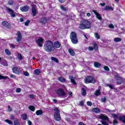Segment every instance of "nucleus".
Returning a JSON list of instances; mask_svg holds the SVG:
<instances>
[{
  "mask_svg": "<svg viewBox=\"0 0 125 125\" xmlns=\"http://www.w3.org/2000/svg\"><path fill=\"white\" fill-rule=\"evenodd\" d=\"M95 95L96 96H100V95H101V91H100V89H98L95 91Z\"/></svg>",
  "mask_w": 125,
  "mask_h": 125,
  "instance_id": "393cba45",
  "label": "nucleus"
},
{
  "mask_svg": "<svg viewBox=\"0 0 125 125\" xmlns=\"http://www.w3.org/2000/svg\"><path fill=\"white\" fill-rule=\"evenodd\" d=\"M94 50H95V51L98 50V45L95 42L94 43Z\"/></svg>",
  "mask_w": 125,
  "mask_h": 125,
  "instance_id": "79ce46f5",
  "label": "nucleus"
},
{
  "mask_svg": "<svg viewBox=\"0 0 125 125\" xmlns=\"http://www.w3.org/2000/svg\"><path fill=\"white\" fill-rule=\"evenodd\" d=\"M16 92H17L18 93H19V92H21V88H17L16 89Z\"/></svg>",
  "mask_w": 125,
  "mask_h": 125,
  "instance_id": "09e8293b",
  "label": "nucleus"
},
{
  "mask_svg": "<svg viewBox=\"0 0 125 125\" xmlns=\"http://www.w3.org/2000/svg\"><path fill=\"white\" fill-rule=\"evenodd\" d=\"M29 97H30L31 99L34 98V94H30L29 95Z\"/></svg>",
  "mask_w": 125,
  "mask_h": 125,
  "instance_id": "e2e57ef3",
  "label": "nucleus"
},
{
  "mask_svg": "<svg viewBox=\"0 0 125 125\" xmlns=\"http://www.w3.org/2000/svg\"><path fill=\"white\" fill-rule=\"evenodd\" d=\"M31 12L32 13V16H33V17L37 15V9H36V7L34 5H33L32 7Z\"/></svg>",
  "mask_w": 125,
  "mask_h": 125,
  "instance_id": "a211bd4d",
  "label": "nucleus"
},
{
  "mask_svg": "<svg viewBox=\"0 0 125 125\" xmlns=\"http://www.w3.org/2000/svg\"><path fill=\"white\" fill-rule=\"evenodd\" d=\"M55 93L58 95L59 96H66V92L62 88H60L55 91Z\"/></svg>",
  "mask_w": 125,
  "mask_h": 125,
  "instance_id": "423d86ee",
  "label": "nucleus"
},
{
  "mask_svg": "<svg viewBox=\"0 0 125 125\" xmlns=\"http://www.w3.org/2000/svg\"><path fill=\"white\" fill-rule=\"evenodd\" d=\"M30 21L29 20H27L24 23L25 26H29V23H30Z\"/></svg>",
  "mask_w": 125,
  "mask_h": 125,
  "instance_id": "603ef678",
  "label": "nucleus"
},
{
  "mask_svg": "<svg viewBox=\"0 0 125 125\" xmlns=\"http://www.w3.org/2000/svg\"><path fill=\"white\" fill-rule=\"evenodd\" d=\"M10 46L12 48H15V45L13 43L10 44Z\"/></svg>",
  "mask_w": 125,
  "mask_h": 125,
  "instance_id": "680f3d73",
  "label": "nucleus"
},
{
  "mask_svg": "<svg viewBox=\"0 0 125 125\" xmlns=\"http://www.w3.org/2000/svg\"><path fill=\"white\" fill-rule=\"evenodd\" d=\"M27 124H28V125H33V123H32V122L31 121H30V120H28L27 121Z\"/></svg>",
  "mask_w": 125,
  "mask_h": 125,
  "instance_id": "052dcab7",
  "label": "nucleus"
},
{
  "mask_svg": "<svg viewBox=\"0 0 125 125\" xmlns=\"http://www.w3.org/2000/svg\"><path fill=\"white\" fill-rule=\"evenodd\" d=\"M91 27V23L89 21L83 20L81 22L79 28L81 30H85V29H89Z\"/></svg>",
  "mask_w": 125,
  "mask_h": 125,
  "instance_id": "f03ea898",
  "label": "nucleus"
},
{
  "mask_svg": "<svg viewBox=\"0 0 125 125\" xmlns=\"http://www.w3.org/2000/svg\"><path fill=\"white\" fill-rule=\"evenodd\" d=\"M9 80V78L8 76H3L0 75V80Z\"/></svg>",
  "mask_w": 125,
  "mask_h": 125,
  "instance_id": "7c9ffc66",
  "label": "nucleus"
},
{
  "mask_svg": "<svg viewBox=\"0 0 125 125\" xmlns=\"http://www.w3.org/2000/svg\"><path fill=\"white\" fill-rule=\"evenodd\" d=\"M119 121L123 122L125 124V116H120L118 117Z\"/></svg>",
  "mask_w": 125,
  "mask_h": 125,
  "instance_id": "b1692460",
  "label": "nucleus"
},
{
  "mask_svg": "<svg viewBox=\"0 0 125 125\" xmlns=\"http://www.w3.org/2000/svg\"><path fill=\"white\" fill-rule=\"evenodd\" d=\"M78 125H86L84 124L83 122H80L78 123Z\"/></svg>",
  "mask_w": 125,
  "mask_h": 125,
  "instance_id": "0e129e2a",
  "label": "nucleus"
},
{
  "mask_svg": "<svg viewBox=\"0 0 125 125\" xmlns=\"http://www.w3.org/2000/svg\"><path fill=\"white\" fill-rule=\"evenodd\" d=\"M29 110H30V111H32V112H35V110H36V108L33 105H30L29 106Z\"/></svg>",
  "mask_w": 125,
  "mask_h": 125,
  "instance_id": "473e14b6",
  "label": "nucleus"
},
{
  "mask_svg": "<svg viewBox=\"0 0 125 125\" xmlns=\"http://www.w3.org/2000/svg\"><path fill=\"white\" fill-rule=\"evenodd\" d=\"M104 69L105 71H107V72H109V71H110V68L107 66H104Z\"/></svg>",
  "mask_w": 125,
  "mask_h": 125,
  "instance_id": "c03bdc74",
  "label": "nucleus"
},
{
  "mask_svg": "<svg viewBox=\"0 0 125 125\" xmlns=\"http://www.w3.org/2000/svg\"><path fill=\"white\" fill-rule=\"evenodd\" d=\"M118 124H119V122L117 121V119H114L113 120V125H118Z\"/></svg>",
  "mask_w": 125,
  "mask_h": 125,
  "instance_id": "3c124183",
  "label": "nucleus"
},
{
  "mask_svg": "<svg viewBox=\"0 0 125 125\" xmlns=\"http://www.w3.org/2000/svg\"><path fill=\"white\" fill-rule=\"evenodd\" d=\"M81 90V95L82 96H85L86 95V90L84 88L82 87Z\"/></svg>",
  "mask_w": 125,
  "mask_h": 125,
  "instance_id": "412c9836",
  "label": "nucleus"
},
{
  "mask_svg": "<svg viewBox=\"0 0 125 125\" xmlns=\"http://www.w3.org/2000/svg\"><path fill=\"white\" fill-rule=\"evenodd\" d=\"M53 44L54 49H55V48H60V47H61V42H59V41L54 42Z\"/></svg>",
  "mask_w": 125,
  "mask_h": 125,
  "instance_id": "dca6fc26",
  "label": "nucleus"
},
{
  "mask_svg": "<svg viewBox=\"0 0 125 125\" xmlns=\"http://www.w3.org/2000/svg\"><path fill=\"white\" fill-rule=\"evenodd\" d=\"M59 2H61V3H64V2H65V1L66 0H58Z\"/></svg>",
  "mask_w": 125,
  "mask_h": 125,
  "instance_id": "bf43d9fd",
  "label": "nucleus"
},
{
  "mask_svg": "<svg viewBox=\"0 0 125 125\" xmlns=\"http://www.w3.org/2000/svg\"><path fill=\"white\" fill-rule=\"evenodd\" d=\"M55 111L54 113V118L56 121V122H60L61 121V115H60V111L58 107H55V109H53Z\"/></svg>",
  "mask_w": 125,
  "mask_h": 125,
  "instance_id": "20e7f679",
  "label": "nucleus"
},
{
  "mask_svg": "<svg viewBox=\"0 0 125 125\" xmlns=\"http://www.w3.org/2000/svg\"><path fill=\"white\" fill-rule=\"evenodd\" d=\"M51 60L53 61H55L56 63H59V61L58 60V59L54 57H51Z\"/></svg>",
  "mask_w": 125,
  "mask_h": 125,
  "instance_id": "72a5a7b5",
  "label": "nucleus"
},
{
  "mask_svg": "<svg viewBox=\"0 0 125 125\" xmlns=\"http://www.w3.org/2000/svg\"><path fill=\"white\" fill-rule=\"evenodd\" d=\"M99 119L103 120V121H109V117L106 116L105 114H101L99 116Z\"/></svg>",
  "mask_w": 125,
  "mask_h": 125,
  "instance_id": "f8f14e48",
  "label": "nucleus"
},
{
  "mask_svg": "<svg viewBox=\"0 0 125 125\" xmlns=\"http://www.w3.org/2000/svg\"><path fill=\"white\" fill-rule=\"evenodd\" d=\"M41 73V70L40 69H36L34 70V75L36 76H39Z\"/></svg>",
  "mask_w": 125,
  "mask_h": 125,
  "instance_id": "a878e982",
  "label": "nucleus"
},
{
  "mask_svg": "<svg viewBox=\"0 0 125 125\" xmlns=\"http://www.w3.org/2000/svg\"><path fill=\"white\" fill-rule=\"evenodd\" d=\"M36 114L37 116H41V115H42V114H43V111H42V110L40 109L36 112Z\"/></svg>",
  "mask_w": 125,
  "mask_h": 125,
  "instance_id": "5701e85b",
  "label": "nucleus"
},
{
  "mask_svg": "<svg viewBox=\"0 0 125 125\" xmlns=\"http://www.w3.org/2000/svg\"><path fill=\"white\" fill-rule=\"evenodd\" d=\"M101 66V63L98 62H94V66L96 68H100V66Z\"/></svg>",
  "mask_w": 125,
  "mask_h": 125,
  "instance_id": "bb28decb",
  "label": "nucleus"
},
{
  "mask_svg": "<svg viewBox=\"0 0 125 125\" xmlns=\"http://www.w3.org/2000/svg\"><path fill=\"white\" fill-rule=\"evenodd\" d=\"M88 49H89V50H90V51H92V50H93V49H94V47L89 46L88 47Z\"/></svg>",
  "mask_w": 125,
  "mask_h": 125,
  "instance_id": "5fc2aeb1",
  "label": "nucleus"
},
{
  "mask_svg": "<svg viewBox=\"0 0 125 125\" xmlns=\"http://www.w3.org/2000/svg\"><path fill=\"white\" fill-rule=\"evenodd\" d=\"M9 5H13L14 4V3L13 2V1H11V2H8Z\"/></svg>",
  "mask_w": 125,
  "mask_h": 125,
  "instance_id": "4d7b16f0",
  "label": "nucleus"
},
{
  "mask_svg": "<svg viewBox=\"0 0 125 125\" xmlns=\"http://www.w3.org/2000/svg\"><path fill=\"white\" fill-rule=\"evenodd\" d=\"M13 73L16 74V75H20L22 73V71L18 67H14L12 69Z\"/></svg>",
  "mask_w": 125,
  "mask_h": 125,
  "instance_id": "6e6552de",
  "label": "nucleus"
},
{
  "mask_svg": "<svg viewBox=\"0 0 125 125\" xmlns=\"http://www.w3.org/2000/svg\"><path fill=\"white\" fill-rule=\"evenodd\" d=\"M29 9H30V7L27 5L20 7V10L22 12H27V11H29Z\"/></svg>",
  "mask_w": 125,
  "mask_h": 125,
  "instance_id": "9b49d317",
  "label": "nucleus"
},
{
  "mask_svg": "<svg viewBox=\"0 0 125 125\" xmlns=\"http://www.w3.org/2000/svg\"><path fill=\"white\" fill-rule=\"evenodd\" d=\"M39 22L42 25L47 23V19L45 17H42L39 21Z\"/></svg>",
  "mask_w": 125,
  "mask_h": 125,
  "instance_id": "ddd939ff",
  "label": "nucleus"
},
{
  "mask_svg": "<svg viewBox=\"0 0 125 125\" xmlns=\"http://www.w3.org/2000/svg\"><path fill=\"white\" fill-rule=\"evenodd\" d=\"M114 42H122V38L119 37L115 38L114 39Z\"/></svg>",
  "mask_w": 125,
  "mask_h": 125,
  "instance_id": "cd10ccee",
  "label": "nucleus"
},
{
  "mask_svg": "<svg viewBox=\"0 0 125 125\" xmlns=\"http://www.w3.org/2000/svg\"><path fill=\"white\" fill-rule=\"evenodd\" d=\"M58 80L61 83H65L66 82V79H65V78H64V77H63L62 76L58 77Z\"/></svg>",
  "mask_w": 125,
  "mask_h": 125,
  "instance_id": "4be33fe9",
  "label": "nucleus"
},
{
  "mask_svg": "<svg viewBox=\"0 0 125 125\" xmlns=\"http://www.w3.org/2000/svg\"><path fill=\"white\" fill-rule=\"evenodd\" d=\"M19 59H20V60H22V59H23V57H22V55H21V54H19Z\"/></svg>",
  "mask_w": 125,
  "mask_h": 125,
  "instance_id": "864d4df0",
  "label": "nucleus"
},
{
  "mask_svg": "<svg viewBox=\"0 0 125 125\" xmlns=\"http://www.w3.org/2000/svg\"><path fill=\"white\" fill-rule=\"evenodd\" d=\"M68 52L69 54L71 55V56H75V55H76V54L75 53V51H74V50L71 48L68 49Z\"/></svg>",
  "mask_w": 125,
  "mask_h": 125,
  "instance_id": "aec40b11",
  "label": "nucleus"
},
{
  "mask_svg": "<svg viewBox=\"0 0 125 125\" xmlns=\"http://www.w3.org/2000/svg\"><path fill=\"white\" fill-rule=\"evenodd\" d=\"M95 37L97 40H100V35L97 33H95Z\"/></svg>",
  "mask_w": 125,
  "mask_h": 125,
  "instance_id": "e433bc0d",
  "label": "nucleus"
},
{
  "mask_svg": "<svg viewBox=\"0 0 125 125\" xmlns=\"http://www.w3.org/2000/svg\"><path fill=\"white\" fill-rule=\"evenodd\" d=\"M94 81V78L91 76H88L86 77H85L84 79V82L85 83H92Z\"/></svg>",
  "mask_w": 125,
  "mask_h": 125,
  "instance_id": "39448f33",
  "label": "nucleus"
},
{
  "mask_svg": "<svg viewBox=\"0 0 125 125\" xmlns=\"http://www.w3.org/2000/svg\"><path fill=\"white\" fill-rule=\"evenodd\" d=\"M101 102L102 103H105L106 101H107V99L106 97L102 98L101 100Z\"/></svg>",
  "mask_w": 125,
  "mask_h": 125,
  "instance_id": "a18cd8bd",
  "label": "nucleus"
},
{
  "mask_svg": "<svg viewBox=\"0 0 125 125\" xmlns=\"http://www.w3.org/2000/svg\"><path fill=\"white\" fill-rule=\"evenodd\" d=\"M44 50L47 52H51L54 50V45L53 42L48 40L45 42L44 45Z\"/></svg>",
  "mask_w": 125,
  "mask_h": 125,
  "instance_id": "f257e3e1",
  "label": "nucleus"
},
{
  "mask_svg": "<svg viewBox=\"0 0 125 125\" xmlns=\"http://www.w3.org/2000/svg\"><path fill=\"white\" fill-rule=\"evenodd\" d=\"M94 14L96 16V18H97L98 20H102V16L99 13L97 12L96 10H94Z\"/></svg>",
  "mask_w": 125,
  "mask_h": 125,
  "instance_id": "f3484780",
  "label": "nucleus"
},
{
  "mask_svg": "<svg viewBox=\"0 0 125 125\" xmlns=\"http://www.w3.org/2000/svg\"><path fill=\"white\" fill-rule=\"evenodd\" d=\"M90 15H91V14H90V13H87L86 14V16H87L88 17H90Z\"/></svg>",
  "mask_w": 125,
  "mask_h": 125,
  "instance_id": "774afa93",
  "label": "nucleus"
},
{
  "mask_svg": "<svg viewBox=\"0 0 125 125\" xmlns=\"http://www.w3.org/2000/svg\"><path fill=\"white\" fill-rule=\"evenodd\" d=\"M10 78H13V79H16V76H15L13 74H11L10 76Z\"/></svg>",
  "mask_w": 125,
  "mask_h": 125,
  "instance_id": "6e6d98bb",
  "label": "nucleus"
},
{
  "mask_svg": "<svg viewBox=\"0 0 125 125\" xmlns=\"http://www.w3.org/2000/svg\"><path fill=\"white\" fill-rule=\"evenodd\" d=\"M101 110L98 108H94V113H100Z\"/></svg>",
  "mask_w": 125,
  "mask_h": 125,
  "instance_id": "58836bf2",
  "label": "nucleus"
},
{
  "mask_svg": "<svg viewBox=\"0 0 125 125\" xmlns=\"http://www.w3.org/2000/svg\"><path fill=\"white\" fill-rule=\"evenodd\" d=\"M14 125H20V123H19V121L18 120H16L14 122Z\"/></svg>",
  "mask_w": 125,
  "mask_h": 125,
  "instance_id": "a19ab883",
  "label": "nucleus"
},
{
  "mask_svg": "<svg viewBox=\"0 0 125 125\" xmlns=\"http://www.w3.org/2000/svg\"><path fill=\"white\" fill-rule=\"evenodd\" d=\"M116 81L118 84H121L124 83V79L123 78L118 76H116Z\"/></svg>",
  "mask_w": 125,
  "mask_h": 125,
  "instance_id": "4468645a",
  "label": "nucleus"
},
{
  "mask_svg": "<svg viewBox=\"0 0 125 125\" xmlns=\"http://www.w3.org/2000/svg\"><path fill=\"white\" fill-rule=\"evenodd\" d=\"M105 10H114V8L112 7V6H105L104 8Z\"/></svg>",
  "mask_w": 125,
  "mask_h": 125,
  "instance_id": "c85d7f7f",
  "label": "nucleus"
},
{
  "mask_svg": "<svg viewBox=\"0 0 125 125\" xmlns=\"http://www.w3.org/2000/svg\"><path fill=\"white\" fill-rule=\"evenodd\" d=\"M79 106H83L84 105V103L83 102V101H81L79 102Z\"/></svg>",
  "mask_w": 125,
  "mask_h": 125,
  "instance_id": "de8ad7c7",
  "label": "nucleus"
},
{
  "mask_svg": "<svg viewBox=\"0 0 125 125\" xmlns=\"http://www.w3.org/2000/svg\"><path fill=\"white\" fill-rule=\"evenodd\" d=\"M112 116L113 118H114V120L117 119H118V118H119L118 117V115L116 114H112Z\"/></svg>",
  "mask_w": 125,
  "mask_h": 125,
  "instance_id": "49530a36",
  "label": "nucleus"
},
{
  "mask_svg": "<svg viewBox=\"0 0 125 125\" xmlns=\"http://www.w3.org/2000/svg\"><path fill=\"white\" fill-rule=\"evenodd\" d=\"M60 8L62 11H68V8L65 7L63 5H60Z\"/></svg>",
  "mask_w": 125,
  "mask_h": 125,
  "instance_id": "c756f323",
  "label": "nucleus"
},
{
  "mask_svg": "<svg viewBox=\"0 0 125 125\" xmlns=\"http://www.w3.org/2000/svg\"><path fill=\"white\" fill-rule=\"evenodd\" d=\"M10 118L11 120H14V115H11Z\"/></svg>",
  "mask_w": 125,
  "mask_h": 125,
  "instance_id": "338daca9",
  "label": "nucleus"
},
{
  "mask_svg": "<svg viewBox=\"0 0 125 125\" xmlns=\"http://www.w3.org/2000/svg\"><path fill=\"white\" fill-rule=\"evenodd\" d=\"M16 35L18 36L17 37V42H20L22 41V34L20 31H18Z\"/></svg>",
  "mask_w": 125,
  "mask_h": 125,
  "instance_id": "1a4fd4ad",
  "label": "nucleus"
},
{
  "mask_svg": "<svg viewBox=\"0 0 125 125\" xmlns=\"http://www.w3.org/2000/svg\"><path fill=\"white\" fill-rule=\"evenodd\" d=\"M2 25L3 27H5V28H7V29H11V24L8 23V22L6 21H3L2 22Z\"/></svg>",
  "mask_w": 125,
  "mask_h": 125,
  "instance_id": "9d476101",
  "label": "nucleus"
},
{
  "mask_svg": "<svg viewBox=\"0 0 125 125\" xmlns=\"http://www.w3.org/2000/svg\"><path fill=\"white\" fill-rule=\"evenodd\" d=\"M6 9H7V11H8V12H10V15L12 17L14 18V17H16V15L14 13V11L13 10H12L11 8H8V7H6Z\"/></svg>",
  "mask_w": 125,
  "mask_h": 125,
  "instance_id": "2eb2a0df",
  "label": "nucleus"
},
{
  "mask_svg": "<svg viewBox=\"0 0 125 125\" xmlns=\"http://www.w3.org/2000/svg\"><path fill=\"white\" fill-rule=\"evenodd\" d=\"M109 27L111 28V29H114L115 28V27L114 26V25L113 24H109Z\"/></svg>",
  "mask_w": 125,
  "mask_h": 125,
  "instance_id": "13d9d810",
  "label": "nucleus"
},
{
  "mask_svg": "<svg viewBox=\"0 0 125 125\" xmlns=\"http://www.w3.org/2000/svg\"><path fill=\"white\" fill-rule=\"evenodd\" d=\"M101 123L103 125H109V124L104 120H101Z\"/></svg>",
  "mask_w": 125,
  "mask_h": 125,
  "instance_id": "4c0bfd02",
  "label": "nucleus"
},
{
  "mask_svg": "<svg viewBox=\"0 0 125 125\" xmlns=\"http://www.w3.org/2000/svg\"><path fill=\"white\" fill-rule=\"evenodd\" d=\"M100 5H101L102 6H105V5H106V3L104 2L100 3Z\"/></svg>",
  "mask_w": 125,
  "mask_h": 125,
  "instance_id": "69168bd1",
  "label": "nucleus"
},
{
  "mask_svg": "<svg viewBox=\"0 0 125 125\" xmlns=\"http://www.w3.org/2000/svg\"><path fill=\"white\" fill-rule=\"evenodd\" d=\"M36 43L37 44L38 46L39 47H42V43H43V38H40L36 40Z\"/></svg>",
  "mask_w": 125,
  "mask_h": 125,
  "instance_id": "0eeeda50",
  "label": "nucleus"
},
{
  "mask_svg": "<svg viewBox=\"0 0 125 125\" xmlns=\"http://www.w3.org/2000/svg\"><path fill=\"white\" fill-rule=\"evenodd\" d=\"M5 52L7 55H11V52L8 49H5Z\"/></svg>",
  "mask_w": 125,
  "mask_h": 125,
  "instance_id": "c9c22d12",
  "label": "nucleus"
},
{
  "mask_svg": "<svg viewBox=\"0 0 125 125\" xmlns=\"http://www.w3.org/2000/svg\"><path fill=\"white\" fill-rule=\"evenodd\" d=\"M21 118L23 121H26V120H27L28 118V116H27L26 114H23L21 115Z\"/></svg>",
  "mask_w": 125,
  "mask_h": 125,
  "instance_id": "2f4dec72",
  "label": "nucleus"
},
{
  "mask_svg": "<svg viewBox=\"0 0 125 125\" xmlns=\"http://www.w3.org/2000/svg\"><path fill=\"white\" fill-rule=\"evenodd\" d=\"M4 122H5V123H7V124H8L9 125H13V122H12V121L9 120V119L5 120Z\"/></svg>",
  "mask_w": 125,
  "mask_h": 125,
  "instance_id": "f704fd0d",
  "label": "nucleus"
},
{
  "mask_svg": "<svg viewBox=\"0 0 125 125\" xmlns=\"http://www.w3.org/2000/svg\"><path fill=\"white\" fill-rule=\"evenodd\" d=\"M106 86H108L110 89H114V85L112 84H107Z\"/></svg>",
  "mask_w": 125,
  "mask_h": 125,
  "instance_id": "ea45409f",
  "label": "nucleus"
},
{
  "mask_svg": "<svg viewBox=\"0 0 125 125\" xmlns=\"http://www.w3.org/2000/svg\"><path fill=\"white\" fill-rule=\"evenodd\" d=\"M23 75L25 76V77H29V76H30V73H29L27 71H23Z\"/></svg>",
  "mask_w": 125,
  "mask_h": 125,
  "instance_id": "37998d69",
  "label": "nucleus"
},
{
  "mask_svg": "<svg viewBox=\"0 0 125 125\" xmlns=\"http://www.w3.org/2000/svg\"><path fill=\"white\" fill-rule=\"evenodd\" d=\"M69 80H70L71 82L74 85H77V83L76 81H75V79H74V77L73 76H70L69 77Z\"/></svg>",
  "mask_w": 125,
  "mask_h": 125,
  "instance_id": "6ab92c4d",
  "label": "nucleus"
},
{
  "mask_svg": "<svg viewBox=\"0 0 125 125\" xmlns=\"http://www.w3.org/2000/svg\"><path fill=\"white\" fill-rule=\"evenodd\" d=\"M86 104L88 106H92V103H91V102H87Z\"/></svg>",
  "mask_w": 125,
  "mask_h": 125,
  "instance_id": "8fccbe9b",
  "label": "nucleus"
},
{
  "mask_svg": "<svg viewBox=\"0 0 125 125\" xmlns=\"http://www.w3.org/2000/svg\"><path fill=\"white\" fill-rule=\"evenodd\" d=\"M70 39L73 44H77V43H78L79 40H78V35H77L76 32L74 31L71 32L70 34Z\"/></svg>",
  "mask_w": 125,
  "mask_h": 125,
  "instance_id": "7ed1b4c3",
  "label": "nucleus"
}]
</instances>
